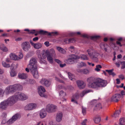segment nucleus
Here are the masks:
<instances>
[{"label":"nucleus","instance_id":"2f4dec72","mask_svg":"<svg viewBox=\"0 0 125 125\" xmlns=\"http://www.w3.org/2000/svg\"><path fill=\"white\" fill-rule=\"evenodd\" d=\"M20 117V116L18 114H16L13 115L12 118L15 121L17 119L19 118Z\"/></svg>","mask_w":125,"mask_h":125},{"label":"nucleus","instance_id":"1a4fd4ad","mask_svg":"<svg viewBox=\"0 0 125 125\" xmlns=\"http://www.w3.org/2000/svg\"><path fill=\"white\" fill-rule=\"evenodd\" d=\"M21 47L24 51H27L30 48L31 46L29 42H25L22 43Z\"/></svg>","mask_w":125,"mask_h":125},{"label":"nucleus","instance_id":"e433bc0d","mask_svg":"<svg viewBox=\"0 0 125 125\" xmlns=\"http://www.w3.org/2000/svg\"><path fill=\"white\" fill-rule=\"evenodd\" d=\"M102 68V66L100 65H97L96 67L94 69V70L97 72H98L100 70V69Z\"/></svg>","mask_w":125,"mask_h":125},{"label":"nucleus","instance_id":"6ab92c4d","mask_svg":"<svg viewBox=\"0 0 125 125\" xmlns=\"http://www.w3.org/2000/svg\"><path fill=\"white\" fill-rule=\"evenodd\" d=\"M0 49L2 51L5 52H7L8 51L7 47L4 44H0Z\"/></svg>","mask_w":125,"mask_h":125},{"label":"nucleus","instance_id":"bb28decb","mask_svg":"<svg viewBox=\"0 0 125 125\" xmlns=\"http://www.w3.org/2000/svg\"><path fill=\"white\" fill-rule=\"evenodd\" d=\"M50 55L52 56H56V54L54 50L51 48L49 50Z\"/></svg>","mask_w":125,"mask_h":125},{"label":"nucleus","instance_id":"7ed1b4c3","mask_svg":"<svg viewBox=\"0 0 125 125\" xmlns=\"http://www.w3.org/2000/svg\"><path fill=\"white\" fill-rule=\"evenodd\" d=\"M22 86L20 84H15L10 85L6 88L5 92L7 94L15 92L18 90H20L22 88Z\"/></svg>","mask_w":125,"mask_h":125},{"label":"nucleus","instance_id":"9d476101","mask_svg":"<svg viewBox=\"0 0 125 125\" xmlns=\"http://www.w3.org/2000/svg\"><path fill=\"white\" fill-rule=\"evenodd\" d=\"M37 105L35 103H30L26 105L24 107V109L26 110H32L35 108Z\"/></svg>","mask_w":125,"mask_h":125},{"label":"nucleus","instance_id":"ddd939ff","mask_svg":"<svg viewBox=\"0 0 125 125\" xmlns=\"http://www.w3.org/2000/svg\"><path fill=\"white\" fill-rule=\"evenodd\" d=\"M30 43L31 45L33 46L35 49H41L42 46V44L39 42L34 43L32 41H31Z\"/></svg>","mask_w":125,"mask_h":125},{"label":"nucleus","instance_id":"bf43d9fd","mask_svg":"<svg viewBox=\"0 0 125 125\" xmlns=\"http://www.w3.org/2000/svg\"><path fill=\"white\" fill-rule=\"evenodd\" d=\"M83 69H78L77 70V71L79 73H83Z\"/></svg>","mask_w":125,"mask_h":125},{"label":"nucleus","instance_id":"423d86ee","mask_svg":"<svg viewBox=\"0 0 125 125\" xmlns=\"http://www.w3.org/2000/svg\"><path fill=\"white\" fill-rule=\"evenodd\" d=\"M92 91V90H87L83 91L80 93H77L75 94V98L76 99H78L80 97L81 98L83 97L86 94Z\"/></svg>","mask_w":125,"mask_h":125},{"label":"nucleus","instance_id":"37998d69","mask_svg":"<svg viewBox=\"0 0 125 125\" xmlns=\"http://www.w3.org/2000/svg\"><path fill=\"white\" fill-rule=\"evenodd\" d=\"M120 122L122 125H125V118L120 119Z\"/></svg>","mask_w":125,"mask_h":125},{"label":"nucleus","instance_id":"6e6552de","mask_svg":"<svg viewBox=\"0 0 125 125\" xmlns=\"http://www.w3.org/2000/svg\"><path fill=\"white\" fill-rule=\"evenodd\" d=\"M7 102L10 105H12L14 104L18 101L16 94L14 96L9 97L7 100Z\"/></svg>","mask_w":125,"mask_h":125},{"label":"nucleus","instance_id":"79ce46f5","mask_svg":"<svg viewBox=\"0 0 125 125\" xmlns=\"http://www.w3.org/2000/svg\"><path fill=\"white\" fill-rule=\"evenodd\" d=\"M14 121V120L11 118L7 122V124L8 125L11 124L13 123Z\"/></svg>","mask_w":125,"mask_h":125},{"label":"nucleus","instance_id":"052dcab7","mask_svg":"<svg viewBox=\"0 0 125 125\" xmlns=\"http://www.w3.org/2000/svg\"><path fill=\"white\" fill-rule=\"evenodd\" d=\"M121 62L120 61H118L117 62H116L115 63V64H116V66L118 67H119L120 66V63H118V62Z\"/></svg>","mask_w":125,"mask_h":125},{"label":"nucleus","instance_id":"e2e57ef3","mask_svg":"<svg viewBox=\"0 0 125 125\" xmlns=\"http://www.w3.org/2000/svg\"><path fill=\"white\" fill-rule=\"evenodd\" d=\"M69 39H65L64 40V42H65V43H69Z\"/></svg>","mask_w":125,"mask_h":125},{"label":"nucleus","instance_id":"39448f33","mask_svg":"<svg viewBox=\"0 0 125 125\" xmlns=\"http://www.w3.org/2000/svg\"><path fill=\"white\" fill-rule=\"evenodd\" d=\"M57 108V107L53 104H48L46 106V109L49 113H52L55 112Z\"/></svg>","mask_w":125,"mask_h":125},{"label":"nucleus","instance_id":"c03bdc74","mask_svg":"<svg viewBox=\"0 0 125 125\" xmlns=\"http://www.w3.org/2000/svg\"><path fill=\"white\" fill-rule=\"evenodd\" d=\"M64 87L61 85H58L56 87V89L57 90H59L61 89H63Z\"/></svg>","mask_w":125,"mask_h":125},{"label":"nucleus","instance_id":"09e8293b","mask_svg":"<svg viewBox=\"0 0 125 125\" xmlns=\"http://www.w3.org/2000/svg\"><path fill=\"white\" fill-rule=\"evenodd\" d=\"M89 73V71L87 69H83V73L85 74H87Z\"/></svg>","mask_w":125,"mask_h":125},{"label":"nucleus","instance_id":"c756f323","mask_svg":"<svg viewBox=\"0 0 125 125\" xmlns=\"http://www.w3.org/2000/svg\"><path fill=\"white\" fill-rule=\"evenodd\" d=\"M59 95L61 98H63L66 95V94L65 92L61 90L59 92Z\"/></svg>","mask_w":125,"mask_h":125},{"label":"nucleus","instance_id":"3c124183","mask_svg":"<svg viewBox=\"0 0 125 125\" xmlns=\"http://www.w3.org/2000/svg\"><path fill=\"white\" fill-rule=\"evenodd\" d=\"M120 63V64H121L122 66V68H125V62H118V63Z\"/></svg>","mask_w":125,"mask_h":125},{"label":"nucleus","instance_id":"4be33fe9","mask_svg":"<svg viewBox=\"0 0 125 125\" xmlns=\"http://www.w3.org/2000/svg\"><path fill=\"white\" fill-rule=\"evenodd\" d=\"M52 56L51 55H49L47 57L48 61L51 64L53 63V62L54 60Z\"/></svg>","mask_w":125,"mask_h":125},{"label":"nucleus","instance_id":"a19ab883","mask_svg":"<svg viewBox=\"0 0 125 125\" xmlns=\"http://www.w3.org/2000/svg\"><path fill=\"white\" fill-rule=\"evenodd\" d=\"M35 82V81L32 79H29L27 80V83H33Z\"/></svg>","mask_w":125,"mask_h":125},{"label":"nucleus","instance_id":"b1692460","mask_svg":"<svg viewBox=\"0 0 125 125\" xmlns=\"http://www.w3.org/2000/svg\"><path fill=\"white\" fill-rule=\"evenodd\" d=\"M100 48L103 49L104 50L106 51L107 50V48L108 47V46L106 44H104L103 43H101L100 45Z\"/></svg>","mask_w":125,"mask_h":125},{"label":"nucleus","instance_id":"dca6fc26","mask_svg":"<svg viewBox=\"0 0 125 125\" xmlns=\"http://www.w3.org/2000/svg\"><path fill=\"white\" fill-rule=\"evenodd\" d=\"M39 115L41 118H45L47 115L46 111L44 109L42 110L40 112Z\"/></svg>","mask_w":125,"mask_h":125},{"label":"nucleus","instance_id":"9b49d317","mask_svg":"<svg viewBox=\"0 0 125 125\" xmlns=\"http://www.w3.org/2000/svg\"><path fill=\"white\" fill-rule=\"evenodd\" d=\"M76 83L78 87L80 89H83L85 86V83L83 81L78 80L76 81Z\"/></svg>","mask_w":125,"mask_h":125},{"label":"nucleus","instance_id":"6e6d98bb","mask_svg":"<svg viewBox=\"0 0 125 125\" xmlns=\"http://www.w3.org/2000/svg\"><path fill=\"white\" fill-rule=\"evenodd\" d=\"M54 60L55 62H56L59 64L61 63V61L58 59H55Z\"/></svg>","mask_w":125,"mask_h":125},{"label":"nucleus","instance_id":"864d4df0","mask_svg":"<svg viewBox=\"0 0 125 125\" xmlns=\"http://www.w3.org/2000/svg\"><path fill=\"white\" fill-rule=\"evenodd\" d=\"M87 120L86 119L84 120L82 123V125H86V123L87 122Z\"/></svg>","mask_w":125,"mask_h":125},{"label":"nucleus","instance_id":"5fc2aeb1","mask_svg":"<svg viewBox=\"0 0 125 125\" xmlns=\"http://www.w3.org/2000/svg\"><path fill=\"white\" fill-rule=\"evenodd\" d=\"M75 40L73 38L70 39H69V43H71L72 42H75Z\"/></svg>","mask_w":125,"mask_h":125},{"label":"nucleus","instance_id":"4c0bfd02","mask_svg":"<svg viewBox=\"0 0 125 125\" xmlns=\"http://www.w3.org/2000/svg\"><path fill=\"white\" fill-rule=\"evenodd\" d=\"M94 120L96 123H99L101 120V118L99 117H97L94 118Z\"/></svg>","mask_w":125,"mask_h":125},{"label":"nucleus","instance_id":"20e7f679","mask_svg":"<svg viewBox=\"0 0 125 125\" xmlns=\"http://www.w3.org/2000/svg\"><path fill=\"white\" fill-rule=\"evenodd\" d=\"M37 90L38 94L41 97L45 98H47V94L44 93L46 92V90L43 86H38Z\"/></svg>","mask_w":125,"mask_h":125},{"label":"nucleus","instance_id":"69168bd1","mask_svg":"<svg viewBox=\"0 0 125 125\" xmlns=\"http://www.w3.org/2000/svg\"><path fill=\"white\" fill-rule=\"evenodd\" d=\"M36 32H37V31H36L35 30H32L30 31L29 32L30 33H34Z\"/></svg>","mask_w":125,"mask_h":125},{"label":"nucleus","instance_id":"49530a36","mask_svg":"<svg viewBox=\"0 0 125 125\" xmlns=\"http://www.w3.org/2000/svg\"><path fill=\"white\" fill-rule=\"evenodd\" d=\"M79 66L81 67L85 66H86V64L83 62H81L79 63L78 64Z\"/></svg>","mask_w":125,"mask_h":125},{"label":"nucleus","instance_id":"f8f14e48","mask_svg":"<svg viewBox=\"0 0 125 125\" xmlns=\"http://www.w3.org/2000/svg\"><path fill=\"white\" fill-rule=\"evenodd\" d=\"M9 105L7 101H4L0 103V108L2 109H5Z\"/></svg>","mask_w":125,"mask_h":125},{"label":"nucleus","instance_id":"ea45409f","mask_svg":"<svg viewBox=\"0 0 125 125\" xmlns=\"http://www.w3.org/2000/svg\"><path fill=\"white\" fill-rule=\"evenodd\" d=\"M10 75L11 77H13L16 75V73L13 70H11L10 72Z\"/></svg>","mask_w":125,"mask_h":125},{"label":"nucleus","instance_id":"774afa93","mask_svg":"<svg viewBox=\"0 0 125 125\" xmlns=\"http://www.w3.org/2000/svg\"><path fill=\"white\" fill-rule=\"evenodd\" d=\"M36 125H43V123L41 121L38 122Z\"/></svg>","mask_w":125,"mask_h":125},{"label":"nucleus","instance_id":"7c9ffc66","mask_svg":"<svg viewBox=\"0 0 125 125\" xmlns=\"http://www.w3.org/2000/svg\"><path fill=\"white\" fill-rule=\"evenodd\" d=\"M51 84L52 82L51 80L47 79L44 86L47 87H48L50 86L51 85Z\"/></svg>","mask_w":125,"mask_h":125},{"label":"nucleus","instance_id":"5701e85b","mask_svg":"<svg viewBox=\"0 0 125 125\" xmlns=\"http://www.w3.org/2000/svg\"><path fill=\"white\" fill-rule=\"evenodd\" d=\"M80 59L81 58L83 60H88L89 57L87 55L85 54H81L79 56Z\"/></svg>","mask_w":125,"mask_h":125},{"label":"nucleus","instance_id":"338daca9","mask_svg":"<svg viewBox=\"0 0 125 125\" xmlns=\"http://www.w3.org/2000/svg\"><path fill=\"white\" fill-rule=\"evenodd\" d=\"M22 40V38H18L15 39V41H20Z\"/></svg>","mask_w":125,"mask_h":125},{"label":"nucleus","instance_id":"0e129e2a","mask_svg":"<svg viewBox=\"0 0 125 125\" xmlns=\"http://www.w3.org/2000/svg\"><path fill=\"white\" fill-rule=\"evenodd\" d=\"M45 45L47 47H48L49 46V43L48 42H44Z\"/></svg>","mask_w":125,"mask_h":125},{"label":"nucleus","instance_id":"f03ea898","mask_svg":"<svg viewBox=\"0 0 125 125\" xmlns=\"http://www.w3.org/2000/svg\"><path fill=\"white\" fill-rule=\"evenodd\" d=\"M27 67L29 69L34 77L38 78L39 74L37 70V61L35 58H32L31 59Z\"/></svg>","mask_w":125,"mask_h":125},{"label":"nucleus","instance_id":"13d9d810","mask_svg":"<svg viewBox=\"0 0 125 125\" xmlns=\"http://www.w3.org/2000/svg\"><path fill=\"white\" fill-rule=\"evenodd\" d=\"M113 70H106V71L109 74L111 75V74L113 72Z\"/></svg>","mask_w":125,"mask_h":125},{"label":"nucleus","instance_id":"a18cd8bd","mask_svg":"<svg viewBox=\"0 0 125 125\" xmlns=\"http://www.w3.org/2000/svg\"><path fill=\"white\" fill-rule=\"evenodd\" d=\"M43 58V59L41 57L40 58V63H44L45 64H46L47 63V62Z\"/></svg>","mask_w":125,"mask_h":125},{"label":"nucleus","instance_id":"f3484780","mask_svg":"<svg viewBox=\"0 0 125 125\" xmlns=\"http://www.w3.org/2000/svg\"><path fill=\"white\" fill-rule=\"evenodd\" d=\"M100 55L99 53L95 51H94L93 53H92L91 56L90 57L94 60L97 59Z\"/></svg>","mask_w":125,"mask_h":125},{"label":"nucleus","instance_id":"393cba45","mask_svg":"<svg viewBox=\"0 0 125 125\" xmlns=\"http://www.w3.org/2000/svg\"><path fill=\"white\" fill-rule=\"evenodd\" d=\"M19 78L21 79H25L27 78L26 75L24 73L19 74L18 75Z\"/></svg>","mask_w":125,"mask_h":125},{"label":"nucleus","instance_id":"72a5a7b5","mask_svg":"<svg viewBox=\"0 0 125 125\" xmlns=\"http://www.w3.org/2000/svg\"><path fill=\"white\" fill-rule=\"evenodd\" d=\"M120 112L121 111L120 110L117 111L112 115V116L115 118L117 117L118 116Z\"/></svg>","mask_w":125,"mask_h":125},{"label":"nucleus","instance_id":"2eb2a0df","mask_svg":"<svg viewBox=\"0 0 125 125\" xmlns=\"http://www.w3.org/2000/svg\"><path fill=\"white\" fill-rule=\"evenodd\" d=\"M63 115L62 112H59L56 114V119L58 122H60L62 119Z\"/></svg>","mask_w":125,"mask_h":125},{"label":"nucleus","instance_id":"680f3d73","mask_svg":"<svg viewBox=\"0 0 125 125\" xmlns=\"http://www.w3.org/2000/svg\"><path fill=\"white\" fill-rule=\"evenodd\" d=\"M119 77L122 80H123L124 78V76L122 75H119Z\"/></svg>","mask_w":125,"mask_h":125},{"label":"nucleus","instance_id":"58836bf2","mask_svg":"<svg viewBox=\"0 0 125 125\" xmlns=\"http://www.w3.org/2000/svg\"><path fill=\"white\" fill-rule=\"evenodd\" d=\"M2 64L3 66L5 67L8 68L10 66L9 64H7L4 61L2 62Z\"/></svg>","mask_w":125,"mask_h":125},{"label":"nucleus","instance_id":"de8ad7c7","mask_svg":"<svg viewBox=\"0 0 125 125\" xmlns=\"http://www.w3.org/2000/svg\"><path fill=\"white\" fill-rule=\"evenodd\" d=\"M23 57V54L22 53H20L18 56H17V60H18L20 59H21Z\"/></svg>","mask_w":125,"mask_h":125},{"label":"nucleus","instance_id":"f257e3e1","mask_svg":"<svg viewBox=\"0 0 125 125\" xmlns=\"http://www.w3.org/2000/svg\"><path fill=\"white\" fill-rule=\"evenodd\" d=\"M94 78L92 77L88 78L87 79L88 83V86L90 88L98 89L100 87H104L107 84L106 81L100 78H97L94 80Z\"/></svg>","mask_w":125,"mask_h":125},{"label":"nucleus","instance_id":"412c9836","mask_svg":"<svg viewBox=\"0 0 125 125\" xmlns=\"http://www.w3.org/2000/svg\"><path fill=\"white\" fill-rule=\"evenodd\" d=\"M56 49L59 52L65 54L66 53V51L64 49L60 47H56Z\"/></svg>","mask_w":125,"mask_h":125},{"label":"nucleus","instance_id":"0eeeda50","mask_svg":"<svg viewBox=\"0 0 125 125\" xmlns=\"http://www.w3.org/2000/svg\"><path fill=\"white\" fill-rule=\"evenodd\" d=\"M16 94L17 100H24L28 99V96L23 93H19Z\"/></svg>","mask_w":125,"mask_h":125},{"label":"nucleus","instance_id":"603ef678","mask_svg":"<svg viewBox=\"0 0 125 125\" xmlns=\"http://www.w3.org/2000/svg\"><path fill=\"white\" fill-rule=\"evenodd\" d=\"M47 33L48 32L47 31H44L42 30H40L39 31V33L42 34H45Z\"/></svg>","mask_w":125,"mask_h":125},{"label":"nucleus","instance_id":"c9c22d12","mask_svg":"<svg viewBox=\"0 0 125 125\" xmlns=\"http://www.w3.org/2000/svg\"><path fill=\"white\" fill-rule=\"evenodd\" d=\"M65 62L69 64H72L73 62L71 58L70 57V58L68 59H66L65 61Z\"/></svg>","mask_w":125,"mask_h":125},{"label":"nucleus","instance_id":"4d7b16f0","mask_svg":"<svg viewBox=\"0 0 125 125\" xmlns=\"http://www.w3.org/2000/svg\"><path fill=\"white\" fill-rule=\"evenodd\" d=\"M55 80L56 81H58L60 83H63V81H62L61 80H59V79L57 77H55Z\"/></svg>","mask_w":125,"mask_h":125},{"label":"nucleus","instance_id":"a211bd4d","mask_svg":"<svg viewBox=\"0 0 125 125\" xmlns=\"http://www.w3.org/2000/svg\"><path fill=\"white\" fill-rule=\"evenodd\" d=\"M9 57L11 59L17 61V55L14 53H11L9 55Z\"/></svg>","mask_w":125,"mask_h":125},{"label":"nucleus","instance_id":"f704fd0d","mask_svg":"<svg viewBox=\"0 0 125 125\" xmlns=\"http://www.w3.org/2000/svg\"><path fill=\"white\" fill-rule=\"evenodd\" d=\"M47 80L46 79L42 78L40 81V83L42 85H45Z\"/></svg>","mask_w":125,"mask_h":125},{"label":"nucleus","instance_id":"8fccbe9b","mask_svg":"<svg viewBox=\"0 0 125 125\" xmlns=\"http://www.w3.org/2000/svg\"><path fill=\"white\" fill-rule=\"evenodd\" d=\"M82 112L83 115H84L86 114V108L83 107H82Z\"/></svg>","mask_w":125,"mask_h":125},{"label":"nucleus","instance_id":"aec40b11","mask_svg":"<svg viewBox=\"0 0 125 125\" xmlns=\"http://www.w3.org/2000/svg\"><path fill=\"white\" fill-rule=\"evenodd\" d=\"M44 53H45L47 57L49 55H50V54L49 50H47L45 51H43L42 52V57L44 58H46L44 54Z\"/></svg>","mask_w":125,"mask_h":125},{"label":"nucleus","instance_id":"473e14b6","mask_svg":"<svg viewBox=\"0 0 125 125\" xmlns=\"http://www.w3.org/2000/svg\"><path fill=\"white\" fill-rule=\"evenodd\" d=\"M102 108V107L101 104L100 103H98L95 106L94 109L96 110H99Z\"/></svg>","mask_w":125,"mask_h":125},{"label":"nucleus","instance_id":"a878e982","mask_svg":"<svg viewBox=\"0 0 125 125\" xmlns=\"http://www.w3.org/2000/svg\"><path fill=\"white\" fill-rule=\"evenodd\" d=\"M94 51L93 49L92 48H90L87 50V52L90 57L91 56L92 53H93Z\"/></svg>","mask_w":125,"mask_h":125},{"label":"nucleus","instance_id":"4468645a","mask_svg":"<svg viewBox=\"0 0 125 125\" xmlns=\"http://www.w3.org/2000/svg\"><path fill=\"white\" fill-rule=\"evenodd\" d=\"M121 96L119 94H116L113 95L111 98V100L115 102L118 101L119 100Z\"/></svg>","mask_w":125,"mask_h":125},{"label":"nucleus","instance_id":"c85d7f7f","mask_svg":"<svg viewBox=\"0 0 125 125\" xmlns=\"http://www.w3.org/2000/svg\"><path fill=\"white\" fill-rule=\"evenodd\" d=\"M71 58L74 62V60L80 59L79 56L72 55L71 56Z\"/></svg>","mask_w":125,"mask_h":125},{"label":"nucleus","instance_id":"cd10ccee","mask_svg":"<svg viewBox=\"0 0 125 125\" xmlns=\"http://www.w3.org/2000/svg\"><path fill=\"white\" fill-rule=\"evenodd\" d=\"M67 74L69 78L72 80L74 81L75 80L74 78V76L70 72H68Z\"/></svg>","mask_w":125,"mask_h":125}]
</instances>
